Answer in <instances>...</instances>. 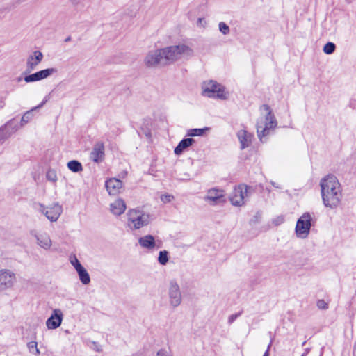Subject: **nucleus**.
Masks as SVG:
<instances>
[{"instance_id": "nucleus-2", "label": "nucleus", "mask_w": 356, "mask_h": 356, "mask_svg": "<svg viewBox=\"0 0 356 356\" xmlns=\"http://www.w3.org/2000/svg\"><path fill=\"white\" fill-rule=\"evenodd\" d=\"M262 112L261 115L257 122V136L261 141L263 142V138L267 136L277 127V121L270 108L264 104L260 107Z\"/></svg>"}, {"instance_id": "nucleus-16", "label": "nucleus", "mask_w": 356, "mask_h": 356, "mask_svg": "<svg viewBox=\"0 0 356 356\" xmlns=\"http://www.w3.org/2000/svg\"><path fill=\"white\" fill-rule=\"evenodd\" d=\"M104 145L102 142L95 143L90 154V159L95 163H100L104 159Z\"/></svg>"}, {"instance_id": "nucleus-11", "label": "nucleus", "mask_w": 356, "mask_h": 356, "mask_svg": "<svg viewBox=\"0 0 356 356\" xmlns=\"http://www.w3.org/2000/svg\"><path fill=\"white\" fill-rule=\"evenodd\" d=\"M16 282L15 274L8 269L0 270V291L13 287Z\"/></svg>"}, {"instance_id": "nucleus-25", "label": "nucleus", "mask_w": 356, "mask_h": 356, "mask_svg": "<svg viewBox=\"0 0 356 356\" xmlns=\"http://www.w3.org/2000/svg\"><path fill=\"white\" fill-rule=\"evenodd\" d=\"M67 165L69 170L73 172H79L83 170V166L81 163L76 160L69 161Z\"/></svg>"}, {"instance_id": "nucleus-46", "label": "nucleus", "mask_w": 356, "mask_h": 356, "mask_svg": "<svg viewBox=\"0 0 356 356\" xmlns=\"http://www.w3.org/2000/svg\"><path fill=\"white\" fill-rule=\"evenodd\" d=\"M280 221L282 222L283 221V218H280Z\"/></svg>"}, {"instance_id": "nucleus-3", "label": "nucleus", "mask_w": 356, "mask_h": 356, "mask_svg": "<svg viewBox=\"0 0 356 356\" xmlns=\"http://www.w3.org/2000/svg\"><path fill=\"white\" fill-rule=\"evenodd\" d=\"M162 49L167 65L173 63L181 58L191 57L194 54L191 47L186 44H179Z\"/></svg>"}, {"instance_id": "nucleus-33", "label": "nucleus", "mask_w": 356, "mask_h": 356, "mask_svg": "<svg viewBox=\"0 0 356 356\" xmlns=\"http://www.w3.org/2000/svg\"><path fill=\"white\" fill-rule=\"evenodd\" d=\"M10 15V11L6 9H0V20L5 19L8 15Z\"/></svg>"}, {"instance_id": "nucleus-22", "label": "nucleus", "mask_w": 356, "mask_h": 356, "mask_svg": "<svg viewBox=\"0 0 356 356\" xmlns=\"http://www.w3.org/2000/svg\"><path fill=\"white\" fill-rule=\"evenodd\" d=\"M138 243L143 248L153 249L155 247V240L153 236L146 235L138 239Z\"/></svg>"}, {"instance_id": "nucleus-28", "label": "nucleus", "mask_w": 356, "mask_h": 356, "mask_svg": "<svg viewBox=\"0 0 356 356\" xmlns=\"http://www.w3.org/2000/svg\"><path fill=\"white\" fill-rule=\"evenodd\" d=\"M336 49V46L333 42H327L323 47V52L326 54H332Z\"/></svg>"}, {"instance_id": "nucleus-41", "label": "nucleus", "mask_w": 356, "mask_h": 356, "mask_svg": "<svg viewBox=\"0 0 356 356\" xmlns=\"http://www.w3.org/2000/svg\"><path fill=\"white\" fill-rule=\"evenodd\" d=\"M270 348V346H268V348L267 349V350L265 352L264 355L263 356H268V349Z\"/></svg>"}, {"instance_id": "nucleus-40", "label": "nucleus", "mask_w": 356, "mask_h": 356, "mask_svg": "<svg viewBox=\"0 0 356 356\" xmlns=\"http://www.w3.org/2000/svg\"><path fill=\"white\" fill-rule=\"evenodd\" d=\"M95 350L97 351V352H101L102 351V348L99 346H96Z\"/></svg>"}, {"instance_id": "nucleus-7", "label": "nucleus", "mask_w": 356, "mask_h": 356, "mask_svg": "<svg viewBox=\"0 0 356 356\" xmlns=\"http://www.w3.org/2000/svg\"><path fill=\"white\" fill-rule=\"evenodd\" d=\"M312 216L309 213H303L298 220L296 225V235L299 238H306L309 234L312 223Z\"/></svg>"}, {"instance_id": "nucleus-1", "label": "nucleus", "mask_w": 356, "mask_h": 356, "mask_svg": "<svg viewBox=\"0 0 356 356\" xmlns=\"http://www.w3.org/2000/svg\"><path fill=\"white\" fill-rule=\"evenodd\" d=\"M321 193L323 204L332 209L337 208L342 198L341 184L337 178L328 175L321 180Z\"/></svg>"}, {"instance_id": "nucleus-18", "label": "nucleus", "mask_w": 356, "mask_h": 356, "mask_svg": "<svg viewBox=\"0 0 356 356\" xmlns=\"http://www.w3.org/2000/svg\"><path fill=\"white\" fill-rule=\"evenodd\" d=\"M122 182L118 179L112 178L106 181V188L110 195H116L120 193Z\"/></svg>"}, {"instance_id": "nucleus-38", "label": "nucleus", "mask_w": 356, "mask_h": 356, "mask_svg": "<svg viewBox=\"0 0 356 356\" xmlns=\"http://www.w3.org/2000/svg\"><path fill=\"white\" fill-rule=\"evenodd\" d=\"M80 1L81 0H70V1L74 5L79 4Z\"/></svg>"}, {"instance_id": "nucleus-12", "label": "nucleus", "mask_w": 356, "mask_h": 356, "mask_svg": "<svg viewBox=\"0 0 356 356\" xmlns=\"http://www.w3.org/2000/svg\"><path fill=\"white\" fill-rule=\"evenodd\" d=\"M204 200L211 205L225 202V193L222 190L211 188L207 191Z\"/></svg>"}, {"instance_id": "nucleus-27", "label": "nucleus", "mask_w": 356, "mask_h": 356, "mask_svg": "<svg viewBox=\"0 0 356 356\" xmlns=\"http://www.w3.org/2000/svg\"><path fill=\"white\" fill-rule=\"evenodd\" d=\"M158 261L161 265H165L168 261V252L165 250L161 251L159 252Z\"/></svg>"}, {"instance_id": "nucleus-39", "label": "nucleus", "mask_w": 356, "mask_h": 356, "mask_svg": "<svg viewBox=\"0 0 356 356\" xmlns=\"http://www.w3.org/2000/svg\"><path fill=\"white\" fill-rule=\"evenodd\" d=\"M5 106V102L3 100H0V109L3 108Z\"/></svg>"}, {"instance_id": "nucleus-19", "label": "nucleus", "mask_w": 356, "mask_h": 356, "mask_svg": "<svg viewBox=\"0 0 356 356\" xmlns=\"http://www.w3.org/2000/svg\"><path fill=\"white\" fill-rule=\"evenodd\" d=\"M237 136L241 144V149H243L251 145L253 136L250 133L242 129L238 131Z\"/></svg>"}, {"instance_id": "nucleus-32", "label": "nucleus", "mask_w": 356, "mask_h": 356, "mask_svg": "<svg viewBox=\"0 0 356 356\" xmlns=\"http://www.w3.org/2000/svg\"><path fill=\"white\" fill-rule=\"evenodd\" d=\"M316 306L319 309H327L328 308V304L324 300H318Z\"/></svg>"}, {"instance_id": "nucleus-6", "label": "nucleus", "mask_w": 356, "mask_h": 356, "mask_svg": "<svg viewBox=\"0 0 356 356\" xmlns=\"http://www.w3.org/2000/svg\"><path fill=\"white\" fill-rule=\"evenodd\" d=\"M36 209L51 222H56L63 213V207L58 202L53 203L48 207L38 203Z\"/></svg>"}, {"instance_id": "nucleus-14", "label": "nucleus", "mask_w": 356, "mask_h": 356, "mask_svg": "<svg viewBox=\"0 0 356 356\" xmlns=\"http://www.w3.org/2000/svg\"><path fill=\"white\" fill-rule=\"evenodd\" d=\"M58 70L56 68H48L40 70L34 74L27 75L24 77V81L26 83L38 81L44 79L51 75L57 73Z\"/></svg>"}, {"instance_id": "nucleus-29", "label": "nucleus", "mask_w": 356, "mask_h": 356, "mask_svg": "<svg viewBox=\"0 0 356 356\" xmlns=\"http://www.w3.org/2000/svg\"><path fill=\"white\" fill-rule=\"evenodd\" d=\"M28 349L30 353L33 354H35L37 355H40V350L38 348V344L35 341H31L28 343Z\"/></svg>"}, {"instance_id": "nucleus-43", "label": "nucleus", "mask_w": 356, "mask_h": 356, "mask_svg": "<svg viewBox=\"0 0 356 356\" xmlns=\"http://www.w3.org/2000/svg\"><path fill=\"white\" fill-rule=\"evenodd\" d=\"M70 40H71V37H70V36H69V37H67V38H65V42H70Z\"/></svg>"}, {"instance_id": "nucleus-20", "label": "nucleus", "mask_w": 356, "mask_h": 356, "mask_svg": "<svg viewBox=\"0 0 356 356\" xmlns=\"http://www.w3.org/2000/svg\"><path fill=\"white\" fill-rule=\"evenodd\" d=\"M127 206L122 199H117L110 204L111 212L115 216H120L126 210Z\"/></svg>"}, {"instance_id": "nucleus-21", "label": "nucleus", "mask_w": 356, "mask_h": 356, "mask_svg": "<svg viewBox=\"0 0 356 356\" xmlns=\"http://www.w3.org/2000/svg\"><path fill=\"white\" fill-rule=\"evenodd\" d=\"M195 143V140L193 138L183 139L179 142L178 145L175 149V154L180 155L186 148L192 145Z\"/></svg>"}, {"instance_id": "nucleus-8", "label": "nucleus", "mask_w": 356, "mask_h": 356, "mask_svg": "<svg viewBox=\"0 0 356 356\" xmlns=\"http://www.w3.org/2000/svg\"><path fill=\"white\" fill-rule=\"evenodd\" d=\"M163 49H157L149 51L144 58V64L148 67H156L160 65H166L163 57Z\"/></svg>"}, {"instance_id": "nucleus-45", "label": "nucleus", "mask_w": 356, "mask_h": 356, "mask_svg": "<svg viewBox=\"0 0 356 356\" xmlns=\"http://www.w3.org/2000/svg\"><path fill=\"white\" fill-rule=\"evenodd\" d=\"M275 187H276V188H280V187L277 186V184H275Z\"/></svg>"}, {"instance_id": "nucleus-31", "label": "nucleus", "mask_w": 356, "mask_h": 356, "mask_svg": "<svg viewBox=\"0 0 356 356\" xmlns=\"http://www.w3.org/2000/svg\"><path fill=\"white\" fill-rule=\"evenodd\" d=\"M70 261L76 270L83 267V266L81 264L79 259L75 255H71L70 257Z\"/></svg>"}, {"instance_id": "nucleus-17", "label": "nucleus", "mask_w": 356, "mask_h": 356, "mask_svg": "<svg viewBox=\"0 0 356 356\" xmlns=\"http://www.w3.org/2000/svg\"><path fill=\"white\" fill-rule=\"evenodd\" d=\"M43 59V54L40 51H35L30 55L26 61L27 70L31 72L35 69V67L41 63Z\"/></svg>"}, {"instance_id": "nucleus-5", "label": "nucleus", "mask_w": 356, "mask_h": 356, "mask_svg": "<svg viewBox=\"0 0 356 356\" xmlns=\"http://www.w3.org/2000/svg\"><path fill=\"white\" fill-rule=\"evenodd\" d=\"M202 95L207 97L225 99L227 93L224 88L213 81H206L202 86Z\"/></svg>"}, {"instance_id": "nucleus-24", "label": "nucleus", "mask_w": 356, "mask_h": 356, "mask_svg": "<svg viewBox=\"0 0 356 356\" xmlns=\"http://www.w3.org/2000/svg\"><path fill=\"white\" fill-rule=\"evenodd\" d=\"M76 272L82 284L87 285L90 282V275L83 266L77 269Z\"/></svg>"}, {"instance_id": "nucleus-15", "label": "nucleus", "mask_w": 356, "mask_h": 356, "mask_svg": "<svg viewBox=\"0 0 356 356\" xmlns=\"http://www.w3.org/2000/svg\"><path fill=\"white\" fill-rule=\"evenodd\" d=\"M31 234L35 237L37 244L42 249L49 250L52 246V241L49 235L46 233H38L32 232Z\"/></svg>"}, {"instance_id": "nucleus-30", "label": "nucleus", "mask_w": 356, "mask_h": 356, "mask_svg": "<svg viewBox=\"0 0 356 356\" xmlns=\"http://www.w3.org/2000/svg\"><path fill=\"white\" fill-rule=\"evenodd\" d=\"M46 178L48 181L56 183L58 180L57 174L55 170H49L46 174Z\"/></svg>"}, {"instance_id": "nucleus-34", "label": "nucleus", "mask_w": 356, "mask_h": 356, "mask_svg": "<svg viewBox=\"0 0 356 356\" xmlns=\"http://www.w3.org/2000/svg\"><path fill=\"white\" fill-rule=\"evenodd\" d=\"M219 29L223 34H227L229 31V28L227 24H220Z\"/></svg>"}, {"instance_id": "nucleus-26", "label": "nucleus", "mask_w": 356, "mask_h": 356, "mask_svg": "<svg viewBox=\"0 0 356 356\" xmlns=\"http://www.w3.org/2000/svg\"><path fill=\"white\" fill-rule=\"evenodd\" d=\"M208 128L204 129H189L187 132V136H200L204 135L206 131H207Z\"/></svg>"}, {"instance_id": "nucleus-13", "label": "nucleus", "mask_w": 356, "mask_h": 356, "mask_svg": "<svg viewBox=\"0 0 356 356\" xmlns=\"http://www.w3.org/2000/svg\"><path fill=\"white\" fill-rule=\"evenodd\" d=\"M63 319V312L60 309H54L46 321V326L49 330H55L60 326Z\"/></svg>"}, {"instance_id": "nucleus-9", "label": "nucleus", "mask_w": 356, "mask_h": 356, "mask_svg": "<svg viewBox=\"0 0 356 356\" xmlns=\"http://www.w3.org/2000/svg\"><path fill=\"white\" fill-rule=\"evenodd\" d=\"M249 188L246 185H239L236 186L232 193L229 200L234 206H242L248 198Z\"/></svg>"}, {"instance_id": "nucleus-44", "label": "nucleus", "mask_w": 356, "mask_h": 356, "mask_svg": "<svg viewBox=\"0 0 356 356\" xmlns=\"http://www.w3.org/2000/svg\"><path fill=\"white\" fill-rule=\"evenodd\" d=\"M197 22H198V23L202 22V18H200H200H198V19H197Z\"/></svg>"}, {"instance_id": "nucleus-35", "label": "nucleus", "mask_w": 356, "mask_h": 356, "mask_svg": "<svg viewBox=\"0 0 356 356\" xmlns=\"http://www.w3.org/2000/svg\"><path fill=\"white\" fill-rule=\"evenodd\" d=\"M174 198L172 195H162L161 196V200L163 202L167 203L171 202V200Z\"/></svg>"}, {"instance_id": "nucleus-42", "label": "nucleus", "mask_w": 356, "mask_h": 356, "mask_svg": "<svg viewBox=\"0 0 356 356\" xmlns=\"http://www.w3.org/2000/svg\"><path fill=\"white\" fill-rule=\"evenodd\" d=\"M270 348V346H268V348L267 349V350L265 352L264 355L263 356H268V349Z\"/></svg>"}, {"instance_id": "nucleus-36", "label": "nucleus", "mask_w": 356, "mask_h": 356, "mask_svg": "<svg viewBox=\"0 0 356 356\" xmlns=\"http://www.w3.org/2000/svg\"><path fill=\"white\" fill-rule=\"evenodd\" d=\"M156 356H172V355L165 350H160Z\"/></svg>"}, {"instance_id": "nucleus-10", "label": "nucleus", "mask_w": 356, "mask_h": 356, "mask_svg": "<svg viewBox=\"0 0 356 356\" xmlns=\"http://www.w3.org/2000/svg\"><path fill=\"white\" fill-rule=\"evenodd\" d=\"M168 297L170 305L172 307H178L182 300L179 286L175 281H171L169 284Z\"/></svg>"}, {"instance_id": "nucleus-23", "label": "nucleus", "mask_w": 356, "mask_h": 356, "mask_svg": "<svg viewBox=\"0 0 356 356\" xmlns=\"http://www.w3.org/2000/svg\"><path fill=\"white\" fill-rule=\"evenodd\" d=\"M47 101H48V99L46 97L40 104H39L38 106H37L35 107H33L30 111H26L22 118V120H21L22 126H23L24 124L27 123L28 122H29L31 120V119L33 117V111H35V110L41 108L42 106H43V105L45 104Z\"/></svg>"}, {"instance_id": "nucleus-4", "label": "nucleus", "mask_w": 356, "mask_h": 356, "mask_svg": "<svg viewBox=\"0 0 356 356\" xmlns=\"http://www.w3.org/2000/svg\"><path fill=\"white\" fill-rule=\"evenodd\" d=\"M127 226L131 230L139 229L151 222L150 215L139 209H131L127 213Z\"/></svg>"}, {"instance_id": "nucleus-37", "label": "nucleus", "mask_w": 356, "mask_h": 356, "mask_svg": "<svg viewBox=\"0 0 356 356\" xmlns=\"http://www.w3.org/2000/svg\"><path fill=\"white\" fill-rule=\"evenodd\" d=\"M239 315H240V314H236L231 315L228 318V323L230 324L232 323L238 318V316Z\"/></svg>"}]
</instances>
